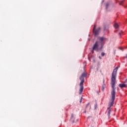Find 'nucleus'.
<instances>
[{
    "label": "nucleus",
    "mask_w": 127,
    "mask_h": 127,
    "mask_svg": "<svg viewBox=\"0 0 127 127\" xmlns=\"http://www.w3.org/2000/svg\"><path fill=\"white\" fill-rule=\"evenodd\" d=\"M98 39L99 41H97L93 45L92 50L91 51L92 53H94V50L97 51V52L101 51V50L103 49V47H104V44L105 43L104 41L106 40V38L103 37H99Z\"/></svg>",
    "instance_id": "1"
},
{
    "label": "nucleus",
    "mask_w": 127,
    "mask_h": 127,
    "mask_svg": "<svg viewBox=\"0 0 127 127\" xmlns=\"http://www.w3.org/2000/svg\"><path fill=\"white\" fill-rule=\"evenodd\" d=\"M85 77H87V73L83 72L81 74L79 78L80 80H81V82L79 84V86L80 87L79 93V95H81V94L83 93V90H84V82H85V79H84V78H85Z\"/></svg>",
    "instance_id": "2"
},
{
    "label": "nucleus",
    "mask_w": 127,
    "mask_h": 127,
    "mask_svg": "<svg viewBox=\"0 0 127 127\" xmlns=\"http://www.w3.org/2000/svg\"><path fill=\"white\" fill-rule=\"evenodd\" d=\"M112 90L111 91V100L109 103V107L110 109L113 107L114 105V102H115V100H116V89H115V86H112Z\"/></svg>",
    "instance_id": "3"
},
{
    "label": "nucleus",
    "mask_w": 127,
    "mask_h": 127,
    "mask_svg": "<svg viewBox=\"0 0 127 127\" xmlns=\"http://www.w3.org/2000/svg\"><path fill=\"white\" fill-rule=\"evenodd\" d=\"M119 68L116 67L113 70L112 74L111 77V86H116V77H117V71H118Z\"/></svg>",
    "instance_id": "4"
},
{
    "label": "nucleus",
    "mask_w": 127,
    "mask_h": 127,
    "mask_svg": "<svg viewBox=\"0 0 127 127\" xmlns=\"http://www.w3.org/2000/svg\"><path fill=\"white\" fill-rule=\"evenodd\" d=\"M70 122L72 123V124L76 123L78 122V119L76 118V116L74 115V114H71V116L70 119Z\"/></svg>",
    "instance_id": "5"
},
{
    "label": "nucleus",
    "mask_w": 127,
    "mask_h": 127,
    "mask_svg": "<svg viewBox=\"0 0 127 127\" xmlns=\"http://www.w3.org/2000/svg\"><path fill=\"white\" fill-rule=\"evenodd\" d=\"M96 29V25H94V26L93 29V32L95 34V35H98L99 34V32L100 30H101V27H99L98 29L95 30Z\"/></svg>",
    "instance_id": "6"
},
{
    "label": "nucleus",
    "mask_w": 127,
    "mask_h": 127,
    "mask_svg": "<svg viewBox=\"0 0 127 127\" xmlns=\"http://www.w3.org/2000/svg\"><path fill=\"white\" fill-rule=\"evenodd\" d=\"M90 110L91 106H90V103H88L86 106L85 113H86V111H90Z\"/></svg>",
    "instance_id": "7"
},
{
    "label": "nucleus",
    "mask_w": 127,
    "mask_h": 127,
    "mask_svg": "<svg viewBox=\"0 0 127 127\" xmlns=\"http://www.w3.org/2000/svg\"><path fill=\"white\" fill-rule=\"evenodd\" d=\"M119 86L120 88H121V89H123V88H126V87H127V84L120 83L119 84Z\"/></svg>",
    "instance_id": "8"
},
{
    "label": "nucleus",
    "mask_w": 127,
    "mask_h": 127,
    "mask_svg": "<svg viewBox=\"0 0 127 127\" xmlns=\"http://www.w3.org/2000/svg\"><path fill=\"white\" fill-rule=\"evenodd\" d=\"M108 117H110V115H111V108H108Z\"/></svg>",
    "instance_id": "9"
},
{
    "label": "nucleus",
    "mask_w": 127,
    "mask_h": 127,
    "mask_svg": "<svg viewBox=\"0 0 127 127\" xmlns=\"http://www.w3.org/2000/svg\"><path fill=\"white\" fill-rule=\"evenodd\" d=\"M106 87V85L103 84L102 86V91L104 92V90H105V88Z\"/></svg>",
    "instance_id": "10"
},
{
    "label": "nucleus",
    "mask_w": 127,
    "mask_h": 127,
    "mask_svg": "<svg viewBox=\"0 0 127 127\" xmlns=\"http://www.w3.org/2000/svg\"><path fill=\"white\" fill-rule=\"evenodd\" d=\"M114 27L118 28L119 27V24L118 23H115L114 25Z\"/></svg>",
    "instance_id": "11"
},
{
    "label": "nucleus",
    "mask_w": 127,
    "mask_h": 127,
    "mask_svg": "<svg viewBox=\"0 0 127 127\" xmlns=\"http://www.w3.org/2000/svg\"><path fill=\"white\" fill-rule=\"evenodd\" d=\"M123 3H124V1H121L119 2V4H120V5H122Z\"/></svg>",
    "instance_id": "12"
},
{
    "label": "nucleus",
    "mask_w": 127,
    "mask_h": 127,
    "mask_svg": "<svg viewBox=\"0 0 127 127\" xmlns=\"http://www.w3.org/2000/svg\"><path fill=\"white\" fill-rule=\"evenodd\" d=\"M101 56H105V53H104V52H102V53H101Z\"/></svg>",
    "instance_id": "13"
},
{
    "label": "nucleus",
    "mask_w": 127,
    "mask_h": 127,
    "mask_svg": "<svg viewBox=\"0 0 127 127\" xmlns=\"http://www.w3.org/2000/svg\"><path fill=\"white\" fill-rule=\"evenodd\" d=\"M122 34H124V33H123V31H121V32H120L119 33V35H122Z\"/></svg>",
    "instance_id": "14"
},
{
    "label": "nucleus",
    "mask_w": 127,
    "mask_h": 127,
    "mask_svg": "<svg viewBox=\"0 0 127 127\" xmlns=\"http://www.w3.org/2000/svg\"><path fill=\"white\" fill-rule=\"evenodd\" d=\"M109 5H110V4H109V3H106V7H107V8H108V6H109Z\"/></svg>",
    "instance_id": "15"
},
{
    "label": "nucleus",
    "mask_w": 127,
    "mask_h": 127,
    "mask_svg": "<svg viewBox=\"0 0 127 127\" xmlns=\"http://www.w3.org/2000/svg\"><path fill=\"white\" fill-rule=\"evenodd\" d=\"M82 99H83L82 97L81 98V99H80V103H82Z\"/></svg>",
    "instance_id": "16"
},
{
    "label": "nucleus",
    "mask_w": 127,
    "mask_h": 127,
    "mask_svg": "<svg viewBox=\"0 0 127 127\" xmlns=\"http://www.w3.org/2000/svg\"><path fill=\"white\" fill-rule=\"evenodd\" d=\"M95 109H97V104L95 105Z\"/></svg>",
    "instance_id": "17"
},
{
    "label": "nucleus",
    "mask_w": 127,
    "mask_h": 127,
    "mask_svg": "<svg viewBox=\"0 0 127 127\" xmlns=\"http://www.w3.org/2000/svg\"><path fill=\"white\" fill-rule=\"evenodd\" d=\"M99 59H102V57H99Z\"/></svg>",
    "instance_id": "18"
},
{
    "label": "nucleus",
    "mask_w": 127,
    "mask_h": 127,
    "mask_svg": "<svg viewBox=\"0 0 127 127\" xmlns=\"http://www.w3.org/2000/svg\"><path fill=\"white\" fill-rule=\"evenodd\" d=\"M91 40V39H88V41H90Z\"/></svg>",
    "instance_id": "19"
},
{
    "label": "nucleus",
    "mask_w": 127,
    "mask_h": 127,
    "mask_svg": "<svg viewBox=\"0 0 127 127\" xmlns=\"http://www.w3.org/2000/svg\"><path fill=\"white\" fill-rule=\"evenodd\" d=\"M125 82H127V79H126V80Z\"/></svg>",
    "instance_id": "20"
}]
</instances>
